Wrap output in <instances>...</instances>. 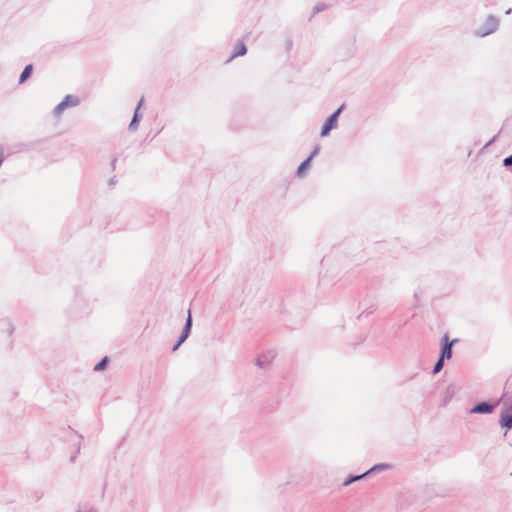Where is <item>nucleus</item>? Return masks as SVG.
Masks as SVG:
<instances>
[{
	"label": "nucleus",
	"mask_w": 512,
	"mask_h": 512,
	"mask_svg": "<svg viewBox=\"0 0 512 512\" xmlns=\"http://www.w3.org/2000/svg\"><path fill=\"white\" fill-rule=\"evenodd\" d=\"M500 20L494 15H489L484 23L475 31L476 36L485 37L494 33L499 27Z\"/></svg>",
	"instance_id": "nucleus-1"
},
{
	"label": "nucleus",
	"mask_w": 512,
	"mask_h": 512,
	"mask_svg": "<svg viewBox=\"0 0 512 512\" xmlns=\"http://www.w3.org/2000/svg\"><path fill=\"white\" fill-rule=\"evenodd\" d=\"M500 425L502 428H506V429L512 428V406L505 408L501 412Z\"/></svg>",
	"instance_id": "nucleus-9"
},
{
	"label": "nucleus",
	"mask_w": 512,
	"mask_h": 512,
	"mask_svg": "<svg viewBox=\"0 0 512 512\" xmlns=\"http://www.w3.org/2000/svg\"><path fill=\"white\" fill-rule=\"evenodd\" d=\"M116 161H117V159H116V158H114V159H113V162H112V163H113V167L115 166Z\"/></svg>",
	"instance_id": "nucleus-20"
},
{
	"label": "nucleus",
	"mask_w": 512,
	"mask_h": 512,
	"mask_svg": "<svg viewBox=\"0 0 512 512\" xmlns=\"http://www.w3.org/2000/svg\"><path fill=\"white\" fill-rule=\"evenodd\" d=\"M344 109V105H341L336 111H334L324 122L320 135L325 137L329 135L330 131L336 129L338 126V118Z\"/></svg>",
	"instance_id": "nucleus-2"
},
{
	"label": "nucleus",
	"mask_w": 512,
	"mask_h": 512,
	"mask_svg": "<svg viewBox=\"0 0 512 512\" xmlns=\"http://www.w3.org/2000/svg\"><path fill=\"white\" fill-rule=\"evenodd\" d=\"M324 7H325V6H324V4H317V5L314 7V12H315V13H318V12H320V11L324 10Z\"/></svg>",
	"instance_id": "nucleus-18"
},
{
	"label": "nucleus",
	"mask_w": 512,
	"mask_h": 512,
	"mask_svg": "<svg viewBox=\"0 0 512 512\" xmlns=\"http://www.w3.org/2000/svg\"><path fill=\"white\" fill-rule=\"evenodd\" d=\"M143 103H144V99L141 98L139 103H138V105H137V107H136V109H135V111H134V115L132 117V120H131V122L129 124V130L130 131H136L138 129V127H139V123H140V121L142 119V114L140 113V108L143 105Z\"/></svg>",
	"instance_id": "nucleus-6"
},
{
	"label": "nucleus",
	"mask_w": 512,
	"mask_h": 512,
	"mask_svg": "<svg viewBox=\"0 0 512 512\" xmlns=\"http://www.w3.org/2000/svg\"><path fill=\"white\" fill-rule=\"evenodd\" d=\"M444 360L445 359H442L440 357L438 358V360L435 363L434 368H433V374H437L442 370V368L444 366Z\"/></svg>",
	"instance_id": "nucleus-14"
},
{
	"label": "nucleus",
	"mask_w": 512,
	"mask_h": 512,
	"mask_svg": "<svg viewBox=\"0 0 512 512\" xmlns=\"http://www.w3.org/2000/svg\"><path fill=\"white\" fill-rule=\"evenodd\" d=\"M80 104V99L74 95H66L64 99L54 108L53 115L59 118L62 113L71 107H76Z\"/></svg>",
	"instance_id": "nucleus-3"
},
{
	"label": "nucleus",
	"mask_w": 512,
	"mask_h": 512,
	"mask_svg": "<svg viewBox=\"0 0 512 512\" xmlns=\"http://www.w3.org/2000/svg\"><path fill=\"white\" fill-rule=\"evenodd\" d=\"M511 11H512V9H511V8H509V9L506 11V14H510V13H511Z\"/></svg>",
	"instance_id": "nucleus-19"
},
{
	"label": "nucleus",
	"mask_w": 512,
	"mask_h": 512,
	"mask_svg": "<svg viewBox=\"0 0 512 512\" xmlns=\"http://www.w3.org/2000/svg\"><path fill=\"white\" fill-rule=\"evenodd\" d=\"M319 151H320V147H319V146H316V147L314 148V150L312 151L311 155L309 156V157H311V160H312L316 155H318Z\"/></svg>",
	"instance_id": "nucleus-17"
},
{
	"label": "nucleus",
	"mask_w": 512,
	"mask_h": 512,
	"mask_svg": "<svg viewBox=\"0 0 512 512\" xmlns=\"http://www.w3.org/2000/svg\"><path fill=\"white\" fill-rule=\"evenodd\" d=\"M453 341H449L447 335H445L442 339L441 353L440 358L442 359H450L452 357V346Z\"/></svg>",
	"instance_id": "nucleus-8"
},
{
	"label": "nucleus",
	"mask_w": 512,
	"mask_h": 512,
	"mask_svg": "<svg viewBox=\"0 0 512 512\" xmlns=\"http://www.w3.org/2000/svg\"><path fill=\"white\" fill-rule=\"evenodd\" d=\"M311 157H308L306 160H304L300 166L297 169V175L301 177L303 175V172L305 169H307L310 165Z\"/></svg>",
	"instance_id": "nucleus-13"
},
{
	"label": "nucleus",
	"mask_w": 512,
	"mask_h": 512,
	"mask_svg": "<svg viewBox=\"0 0 512 512\" xmlns=\"http://www.w3.org/2000/svg\"><path fill=\"white\" fill-rule=\"evenodd\" d=\"M246 52H247L246 45L243 42H238L236 44L235 50L230 59H233L238 56H243L246 54Z\"/></svg>",
	"instance_id": "nucleus-11"
},
{
	"label": "nucleus",
	"mask_w": 512,
	"mask_h": 512,
	"mask_svg": "<svg viewBox=\"0 0 512 512\" xmlns=\"http://www.w3.org/2000/svg\"><path fill=\"white\" fill-rule=\"evenodd\" d=\"M504 166L508 167L512 165V154L503 160Z\"/></svg>",
	"instance_id": "nucleus-16"
},
{
	"label": "nucleus",
	"mask_w": 512,
	"mask_h": 512,
	"mask_svg": "<svg viewBox=\"0 0 512 512\" xmlns=\"http://www.w3.org/2000/svg\"><path fill=\"white\" fill-rule=\"evenodd\" d=\"M32 69H33V67H32V65H31V64H30V65H27V66L24 68V70L22 71V73H21V75H20V77H19V83H20V84L24 83V82H25V81L30 77V75H31V73H32Z\"/></svg>",
	"instance_id": "nucleus-12"
},
{
	"label": "nucleus",
	"mask_w": 512,
	"mask_h": 512,
	"mask_svg": "<svg viewBox=\"0 0 512 512\" xmlns=\"http://www.w3.org/2000/svg\"><path fill=\"white\" fill-rule=\"evenodd\" d=\"M274 358H275V352L267 351L258 356V358L256 360V364L260 368H266L267 366L270 365V363L273 361Z\"/></svg>",
	"instance_id": "nucleus-10"
},
{
	"label": "nucleus",
	"mask_w": 512,
	"mask_h": 512,
	"mask_svg": "<svg viewBox=\"0 0 512 512\" xmlns=\"http://www.w3.org/2000/svg\"><path fill=\"white\" fill-rule=\"evenodd\" d=\"M495 407H496V404H491V403H488V402H480V403L476 404L470 410V413L489 414V413L493 412Z\"/></svg>",
	"instance_id": "nucleus-7"
},
{
	"label": "nucleus",
	"mask_w": 512,
	"mask_h": 512,
	"mask_svg": "<svg viewBox=\"0 0 512 512\" xmlns=\"http://www.w3.org/2000/svg\"><path fill=\"white\" fill-rule=\"evenodd\" d=\"M390 468H392L391 464H378V465H374L369 470H367L365 473H363V474H361L359 476H355L353 478H350V479L344 481L343 485L347 486V485L351 484L352 482H354V481L364 477L365 475L369 474L370 472L381 471V470L390 469Z\"/></svg>",
	"instance_id": "nucleus-5"
},
{
	"label": "nucleus",
	"mask_w": 512,
	"mask_h": 512,
	"mask_svg": "<svg viewBox=\"0 0 512 512\" xmlns=\"http://www.w3.org/2000/svg\"><path fill=\"white\" fill-rule=\"evenodd\" d=\"M191 327H192V318H191V313L189 310L188 317L186 319V323L184 325L182 333H181L178 341L175 343V345L172 348L173 351H176L180 347V345L188 338V336L191 332Z\"/></svg>",
	"instance_id": "nucleus-4"
},
{
	"label": "nucleus",
	"mask_w": 512,
	"mask_h": 512,
	"mask_svg": "<svg viewBox=\"0 0 512 512\" xmlns=\"http://www.w3.org/2000/svg\"><path fill=\"white\" fill-rule=\"evenodd\" d=\"M107 362H108V358L104 357L100 362H98L95 365L94 371H102V370H104L106 365H107Z\"/></svg>",
	"instance_id": "nucleus-15"
}]
</instances>
